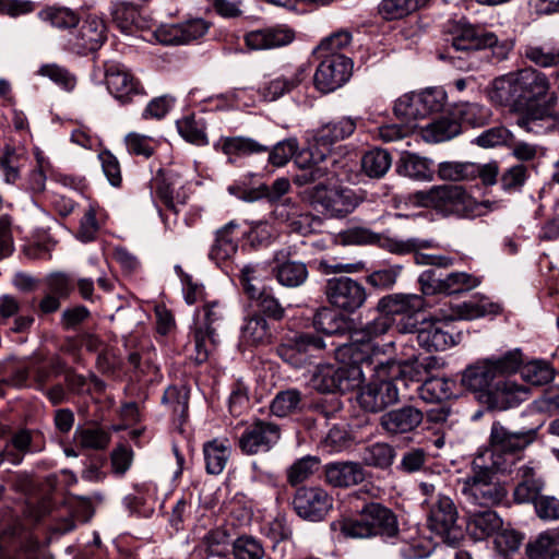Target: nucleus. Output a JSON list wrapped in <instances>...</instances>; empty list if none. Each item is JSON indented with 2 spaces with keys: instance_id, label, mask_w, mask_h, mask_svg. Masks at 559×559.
I'll return each mask as SVG.
<instances>
[{
  "instance_id": "nucleus-1",
  "label": "nucleus",
  "mask_w": 559,
  "mask_h": 559,
  "mask_svg": "<svg viewBox=\"0 0 559 559\" xmlns=\"http://www.w3.org/2000/svg\"><path fill=\"white\" fill-rule=\"evenodd\" d=\"M550 88L547 75L527 67L496 78L489 91L492 103L519 114L516 126L528 133L544 134L551 131L558 117L549 106L536 104Z\"/></svg>"
},
{
  "instance_id": "nucleus-2",
  "label": "nucleus",
  "mask_w": 559,
  "mask_h": 559,
  "mask_svg": "<svg viewBox=\"0 0 559 559\" xmlns=\"http://www.w3.org/2000/svg\"><path fill=\"white\" fill-rule=\"evenodd\" d=\"M411 201L419 206L432 209L443 217L474 218L491 207L489 201L478 202L462 186L441 185L429 190L415 191Z\"/></svg>"
},
{
  "instance_id": "nucleus-3",
  "label": "nucleus",
  "mask_w": 559,
  "mask_h": 559,
  "mask_svg": "<svg viewBox=\"0 0 559 559\" xmlns=\"http://www.w3.org/2000/svg\"><path fill=\"white\" fill-rule=\"evenodd\" d=\"M538 436L537 428L511 430L500 421L490 427L488 448L478 455H486L488 463L500 474H511L524 451L532 445Z\"/></svg>"
},
{
  "instance_id": "nucleus-4",
  "label": "nucleus",
  "mask_w": 559,
  "mask_h": 559,
  "mask_svg": "<svg viewBox=\"0 0 559 559\" xmlns=\"http://www.w3.org/2000/svg\"><path fill=\"white\" fill-rule=\"evenodd\" d=\"M500 474L488 463L486 455H476L471 463V471L460 479L461 492L466 502L483 508L500 504L508 496L504 484L495 480Z\"/></svg>"
},
{
  "instance_id": "nucleus-5",
  "label": "nucleus",
  "mask_w": 559,
  "mask_h": 559,
  "mask_svg": "<svg viewBox=\"0 0 559 559\" xmlns=\"http://www.w3.org/2000/svg\"><path fill=\"white\" fill-rule=\"evenodd\" d=\"M418 488L425 499L428 527L441 536L444 543L453 546L461 538L457 525L459 511L451 497L440 491V481H421Z\"/></svg>"
},
{
  "instance_id": "nucleus-6",
  "label": "nucleus",
  "mask_w": 559,
  "mask_h": 559,
  "mask_svg": "<svg viewBox=\"0 0 559 559\" xmlns=\"http://www.w3.org/2000/svg\"><path fill=\"white\" fill-rule=\"evenodd\" d=\"M341 533L350 538L391 539L399 535V522L394 512L378 502L366 503L356 519H344Z\"/></svg>"
},
{
  "instance_id": "nucleus-7",
  "label": "nucleus",
  "mask_w": 559,
  "mask_h": 559,
  "mask_svg": "<svg viewBox=\"0 0 559 559\" xmlns=\"http://www.w3.org/2000/svg\"><path fill=\"white\" fill-rule=\"evenodd\" d=\"M378 312L379 314L373 320L350 333V342L341 344L338 355L343 359L354 357L356 360H370L372 354L379 350V346L373 341L386 334L395 325V320H392L383 311Z\"/></svg>"
},
{
  "instance_id": "nucleus-8",
  "label": "nucleus",
  "mask_w": 559,
  "mask_h": 559,
  "mask_svg": "<svg viewBox=\"0 0 559 559\" xmlns=\"http://www.w3.org/2000/svg\"><path fill=\"white\" fill-rule=\"evenodd\" d=\"M306 200L330 217H344L352 213L360 203V199L348 188H329L317 185L306 191Z\"/></svg>"
},
{
  "instance_id": "nucleus-9",
  "label": "nucleus",
  "mask_w": 559,
  "mask_h": 559,
  "mask_svg": "<svg viewBox=\"0 0 559 559\" xmlns=\"http://www.w3.org/2000/svg\"><path fill=\"white\" fill-rule=\"evenodd\" d=\"M425 300L416 294H392L382 297L377 305L378 311H383L395 320V328L399 333H414L416 320L414 316L421 311Z\"/></svg>"
},
{
  "instance_id": "nucleus-10",
  "label": "nucleus",
  "mask_w": 559,
  "mask_h": 559,
  "mask_svg": "<svg viewBox=\"0 0 559 559\" xmlns=\"http://www.w3.org/2000/svg\"><path fill=\"white\" fill-rule=\"evenodd\" d=\"M106 39L105 23L98 17H90L80 21L79 26L64 36L62 47L71 53L87 56L97 51Z\"/></svg>"
},
{
  "instance_id": "nucleus-11",
  "label": "nucleus",
  "mask_w": 559,
  "mask_h": 559,
  "mask_svg": "<svg viewBox=\"0 0 559 559\" xmlns=\"http://www.w3.org/2000/svg\"><path fill=\"white\" fill-rule=\"evenodd\" d=\"M418 345L427 352L445 350L459 343L461 333H454L445 313H435L415 329Z\"/></svg>"
},
{
  "instance_id": "nucleus-12",
  "label": "nucleus",
  "mask_w": 559,
  "mask_h": 559,
  "mask_svg": "<svg viewBox=\"0 0 559 559\" xmlns=\"http://www.w3.org/2000/svg\"><path fill=\"white\" fill-rule=\"evenodd\" d=\"M282 429L276 423L254 419L238 439V447L246 455L271 451L281 440Z\"/></svg>"
},
{
  "instance_id": "nucleus-13",
  "label": "nucleus",
  "mask_w": 559,
  "mask_h": 559,
  "mask_svg": "<svg viewBox=\"0 0 559 559\" xmlns=\"http://www.w3.org/2000/svg\"><path fill=\"white\" fill-rule=\"evenodd\" d=\"M321 59L313 82L317 90L326 94L342 87L352 76L353 61L345 55L317 56Z\"/></svg>"
},
{
  "instance_id": "nucleus-14",
  "label": "nucleus",
  "mask_w": 559,
  "mask_h": 559,
  "mask_svg": "<svg viewBox=\"0 0 559 559\" xmlns=\"http://www.w3.org/2000/svg\"><path fill=\"white\" fill-rule=\"evenodd\" d=\"M325 295L332 306L348 313L361 308L367 299L364 285L348 276L329 278Z\"/></svg>"
},
{
  "instance_id": "nucleus-15",
  "label": "nucleus",
  "mask_w": 559,
  "mask_h": 559,
  "mask_svg": "<svg viewBox=\"0 0 559 559\" xmlns=\"http://www.w3.org/2000/svg\"><path fill=\"white\" fill-rule=\"evenodd\" d=\"M324 348L325 343L321 336L312 333H300L280 344L276 347V354L283 361L295 368H301Z\"/></svg>"
},
{
  "instance_id": "nucleus-16",
  "label": "nucleus",
  "mask_w": 559,
  "mask_h": 559,
  "mask_svg": "<svg viewBox=\"0 0 559 559\" xmlns=\"http://www.w3.org/2000/svg\"><path fill=\"white\" fill-rule=\"evenodd\" d=\"M447 32V41L456 51L469 52L492 48L498 44L493 33L483 32L463 20L449 23Z\"/></svg>"
},
{
  "instance_id": "nucleus-17",
  "label": "nucleus",
  "mask_w": 559,
  "mask_h": 559,
  "mask_svg": "<svg viewBox=\"0 0 559 559\" xmlns=\"http://www.w3.org/2000/svg\"><path fill=\"white\" fill-rule=\"evenodd\" d=\"M333 507V498L321 487H300L293 498V508L299 518L322 521Z\"/></svg>"
},
{
  "instance_id": "nucleus-18",
  "label": "nucleus",
  "mask_w": 559,
  "mask_h": 559,
  "mask_svg": "<svg viewBox=\"0 0 559 559\" xmlns=\"http://www.w3.org/2000/svg\"><path fill=\"white\" fill-rule=\"evenodd\" d=\"M530 395L528 386L518 384L511 380H501L491 389L479 394L478 400L488 409L506 411L527 401Z\"/></svg>"
},
{
  "instance_id": "nucleus-19",
  "label": "nucleus",
  "mask_w": 559,
  "mask_h": 559,
  "mask_svg": "<svg viewBox=\"0 0 559 559\" xmlns=\"http://www.w3.org/2000/svg\"><path fill=\"white\" fill-rule=\"evenodd\" d=\"M371 381L362 386L357 396L359 406L369 413H379L399 402L396 383L389 377Z\"/></svg>"
},
{
  "instance_id": "nucleus-20",
  "label": "nucleus",
  "mask_w": 559,
  "mask_h": 559,
  "mask_svg": "<svg viewBox=\"0 0 559 559\" xmlns=\"http://www.w3.org/2000/svg\"><path fill=\"white\" fill-rule=\"evenodd\" d=\"M239 224L230 221L216 230L215 239L211 246L209 258L227 274L234 272L235 257L238 252L236 231Z\"/></svg>"
},
{
  "instance_id": "nucleus-21",
  "label": "nucleus",
  "mask_w": 559,
  "mask_h": 559,
  "mask_svg": "<svg viewBox=\"0 0 559 559\" xmlns=\"http://www.w3.org/2000/svg\"><path fill=\"white\" fill-rule=\"evenodd\" d=\"M104 68L107 88L121 104L130 103L133 96L142 93L139 81L124 64L109 61L104 64Z\"/></svg>"
},
{
  "instance_id": "nucleus-22",
  "label": "nucleus",
  "mask_w": 559,
  "mask_h": 559,
  "mask_svg": "<svg viewBox=\"0 0 559 559\" xmlns=\"http://www.w3.org/2000/svg\"><path fill=\"white\" fill-rule=\"evenodd\" d=\"M435 365V358L427 357L424 360L418 358L397 361L388 359L385 362L379 361L374 366L378 377H389L394 382L397 379L420 382Z\"/></svg>"
},
{
  "instance_id": "nucleus-23",
  "label": "nucleus",
  "mask_w": 559,
  "mask_h": 559,
  "mask_svg": "<svg viewBox=\"0 0 559 559\" xmlns=\"http://www.w3.org/2000/svg\"><path fill=\"white\" fill-rule=\"evenodd\" d=\"M423 420L421 409L413 405H403L383 413L379 418V425L386 435L396 437L415 431Z\"/></svg>"
},
{
  "instance_id": "nucleus-24",
  "label": "nucleus",
  "mask_w": 559,
  "mask_h": 559,
  "mask_svg": "<svg viewBox=\"0 0 559 559\" xmlns=\"http://www.w3.org/2000/svg\"><path fill=\"white\" fill-rule=\"evenodd\" d=\"M357 128V119L341 117L318 128L313 135V145L319 152V158L324 159L332 146L350 136Z\"/></svg>"
},
{
  "instance_id": "nucleus-25",
  "label": "nucleus",
  "mask_w": 559,
  "mask_h": 559,
  "mask_svg": "<svg viewBox=\"0 0 559 559\" xmlns=\"http://www.w3.org/2000/svg\"><path fill=\"white\" fill-rule=\"evenodd\" d=\"M207 31L206 21L192 19L182 23L160 25L155 31V37L163 45H185L203 37Z\"/></svg>"
},
{
  "instance_id": "nucleus-26",
  "label": "nucleus",
  "mask_w": 559,
  "mask_h": 559,
  "mask_svg": "<svg viewBox=\"0 0 559 559\" xmlns=\"http://www.w3.org/2000/svg\"><path fill=\"white\" fill-rule=\"evenodd\" d=\"M515 479L512 498L516 504H530L546 487L545 479L537 474L532 462L516 468Z\"/></svg>"
},
{
  "instance_id": "nucleus-27",
  "label": "nucleus",
  "mask_w": 559,
  "mask_h": 559,
  "mask_svg": "<svg viewBox=\"0 0 559 559\" xmlns=\"http://www.w3.org/2000/svg\"><path fill=\"white\" fill-rule=\"evenodd\" d=\"M295 38V32L286 25L253 29L245 35V43L252 50H266L286 46Z\"/></svg>"
},
{
  "instance_id": "nucleus-28",
  "label": "nucleus",
  "mask_w": 559,
  "mask_h": 559,
  "mask_svg": "<svg viewBox=\"0 0 559 559\" xmlns=\"http://www.w3.org/2000/svg\"><path fill=\"white\" fill-rule=\"evenodd\" d=\"M341 345L335 348V358L337 360V384L338 392H349L358 388H362L361 384L365 381V374L361 368L362 364L373 362L370 360H356L350 357L349 359H343L338 354Z\"/></svg>"
},
{
  "instance_id": "nucleus-29",
  "label": "nucleus",
  "mask_w": 559,
  "mask_h": 559,
  "mask_svg": "<svg viewBox=\"0 0 559 559\" xmlns=\"http://www.w3.org/2000/svg\"><path fill=\"white\" fill-rule=\"evenodd\" d=\"M325 481L333 487H350L365 479V471L357 462H332L324 466Z\"/></svg>"
},
{
  "instance_id": "nucleus-30",
  "label": "nucleus",
  "mask_w": 559,
  "mask_h": 559,
  "mask_svg": "<svg viewBox=\"0 0 559 559\" xmlns=\"http://www.w3.org/2000/svg\"><path fill=\"white\" fill-rule=\"evenodd\" d=\"M396 173L415 181L433 179L432 160L415 153L403 152L396 163Z\"/></svg>"
},
{
  "instance_id": "nucleus-31",
  "label": "nucleus",
  "mask_w": 559,
  "mask_h": 559,
  "mask_svg": "<svg viewBox=\"0 0 559 559\" xmlns=\"http://www.w3.org/2000/svg\"><path fill=\"white\" fill-rule=\"evenodd\" d=\"M143 7L134 0L117 1L111 9L112 22L123 34L134 35L143 27V20L140 14V9Z\"/></svg>"
},
{
  "instance_id": "nucleus-32",
  "label": "nucleus",
  "mask_w": 559,
  "mask_h": 559,
  "mask_svg": "<svg viewBox=\"0 0 559 559\" xmlns=\"http://www.w3.org/2000/svg\"><path fill=\"white\" fill-rule=\"evenodd\" d=\"M503 521L499 514L486 508L484 511L471 513L467 521V532L475 540H484L492 535L496 536L502 528Z\"/></svg>"
},
{
  "instance_id": "nucleus-33",
  "label": "nucleus",
  "mask_w": 559,
  "mask_h": 559,
  "mask_svg": "<svg viewBox=\"0 0 559 559\" xmlns=\"http://www.w3.org/2000/svg\"><path fill=\"white\" fill-rule=\"evenodd\" d=\"M559 530L551 528L540 532L525 545L527 559H555L559 551Z\"/></svg>"
},
{
  "instance_id": "nucleus-34",
  "label": "nucleus",
  "mask_w": 559,
  "mask_h": 559,
  "mask_svg": "<svg viewBox=\"0 0 559 559\" xmlns=\"http://www.w3.org/2000/svg\"><path fill=\"white\" fill-rule=\"evenodd\" d=\"M38 16L51 27L68 33L76 28L81 21L76 10L63 5H46L38 12Z\"/></svg>"
},
{
  "instance_id": "nucleus-35",
  "label": "nucleus",
  "mask_w": 559,
  "mask_h": 559,
  "mask_svg": "<svg viewBox=\"0 0 559 559\" xmlns=\"http://www.w3.org/2000/svg\"><path fill=\"white\" fill-rule=\"evenodd\" d=\"M495 378L490 359H484L467 367L462 374L461 382L466 389L481 394L492 388L490 384Z\"/></svg>"
},
{
  "instance_id": "nucleus-36",
  "label": "nucleus",
  "mask_w": 559,
  "mask_h": 559,
  "mask_svg": "<svg viewBox=\"0 0 559 559\" xmlns=\"http://www.w3.org/2000/svg\"><path fill=\"white\" fill-rule=\"evenodd\" d=\"M305 395L297 388L278 391L273 397L270 411L276 417H287L301 413L305 408Z\"/></svg>"
},
{
  "instance_id": "nucleus-37",
  "label": "nucleus",
  "mask_w": 559,
  "mask_h": 559,
  "mask_svg": "<svg viewBox=\"0 0 559 559\" xmlns=\"http://www.w3.org/2000/svg\"><path fill=\"white\" fill-rule=\"evenodd\" d=\"M305 78L306 70L300 67L294 72L283 74L267 82L261 94L265 100L274 102L299 86Z\"/></svg>"
},
{
  "instance_id": "nucleus-38",
  "label": "nucleus",
  "mask_w": 559,
  "mask_h": 559,
  "mask_svg": "<svg viewBox=\"0 0 559 559\" xmlns=\"http://www.w3.org/2000/svg\"><path fill=\"white\" fill-rule=\"evenodd\" d=\"M455 382L444 377H430L424 380L417 391L427 403H440L454 395Z\"/></svg>"
},
{
  "instance_id": "nucleus-39",
  "label": "nucleus",
  "mask_w": 559,
  "mask_h": 559,
  "mask_svg": "<svg viewBox=\"0 0 559 559\" xmlns=\"http://www.w3.org/2000/svg\"><path fill=\"white\" fill-rule=\"evenodd\" d=\"M323 159L319 158V152L300 153L295 157L294 163L299 167L300 171L294 177L297 186H306L320 180L326 175L324 168L318 164Z\"/></svg>"
},
{
  "instance_id": "nucleus-40",
  "label": "nucleus",
  "mask_w": 559,
  "mask_h": 559,
  "mask_svg": "<svg viewBox=\"0 0 559 559\" xmlns=\"http://www.w3.org/2000/svg\"><path fill=\"white\" fill-rule=\"evenodd\" d=\"M206 472L212 475L221 474L230 456L228 441L213 439L203 445Z\"/></svg>"
},
{
  "instance_id": "nucleus-41",
  "label": "nucleus",
  "mask_w": 559,
  "mask_h": 559,
  "mask_svg": "<svg viewBox=\"0 0 559 559\" xmlns=\"http://www.w3.org/2000/svg\"><path fill=\"white\" fill-rule=\"evenodd\" d=\"M461 133V123L454 117H441L423 129V138L430 143L445 142Z\"/></svg>"
},
{
  "instance_id": "nucleus-42",
  "label": "nucleus",
  "mask_w": 559,
  "mask_h": 559,
  "mask_svg": "<svg viewBox=\"0 0 559 559\" xmlns=\"http://www.w3.org/2000/svg\"><path fill=\"white\" fill-rule=\"evenodd\" d=\"M74 441L83 450L104 451L111 441V435L103 427H78L74 431Z\"/></svg>"
},
{
  "instance_id": "nucleus-43",
  "label": "nucleus",
  "mask_w": 559,
  "mask_h": 559,
  "mask_svg": "<svg viewBox=\"0 0 559 559\" xmlns=\"http://www.w3.org/2000/svg\"><path fill=\"white\" fill-rule=\"evenodd\" d=\"M391 166L392 156L383 148H372L361 157V169L366 176L372 179L384 177Z\"/></svg>"
},
{
  "instance_id": "nucleus-44",
  "label": "nucleus",
  "mask_w": 559,
  "mask_h": 559,
  "mask_svg": "<svg viewBox=\"0 0 559 559\" xmlns=\"http://www.w3.org/2000/svg\"><path fill=\"white\" fill-rule=\"evenodd\" d=\"M216 337L217 333L212 330L195 325L192 331V350L189 356L197 365H201L209 359L211 352L216 346Z\"/></svg>"
},
{
  "instance_id": "nucleus-45",
  "label": "nucleus",
  "mask_w": 559,
  "mask_h": 559,
  "mask_svg": "<svg viewBox=\"0 0 559 559\" xmlns=\"http://www.w3.org/2000/svg\"><path fill=\"white\" fill-rule=\"evenodd\" d=\"M241 338L246 344L252 346L269 343L271 340V332L265 318L259 313H254L246 319L245 324L241 328Z\"/></svg>"
},
{
  "instance_id": "nucleus-46",
  "label": "nucleus",
  "mask_w": 559,
  "mask_h": 559,
  "mask_svg": "<svg viewBox=\"0 0 559 559\" xmlns=\"http://www.w3.org/2000/svg\"><path fill=\"white\" fill-rule=\"evenodd\" d=\"M360 457L362 462L376 468L385 469L393 464L395 450L385 442H376L361 450Z\"/></svg>"
},
{
  "instance_id": "nucleus-47",
  "label": "nucleus",
  "mask_w": 559,
  "mask_h": 559,
  "mask_svg": "<svg viewBox=\"0 0 559 559\" xmlns=\"http://www.w3.org/2000/svg\"><path fill=\"white\" fill-rule=\"evenodd\" d=\"M428 2L429 0H382L379 4V13L384 20H397L411 14Z\"/></svg>"
},
{
  "instance_id": "nucleus-48",
  "label": "nucleus",
  "mask_w": 559,
  "mask_h": 559,
  "mask_svg": "<svg viewBox=\"0 0 559 559\" xmlns=\"http://www.w3.org/2000/svg\"><path fill=\"white\" fill-rule=\"evenodd\" d=\"M275 276L283 286L298 287L306 282L308 271L306 264L302 262L286 261L277 265Z\"/></svg>"
},
{
  "instance_id": "nucleus-49",
  "label": "nucleus",
  "mask_w": 559,
  "mask_h": 559,
  "mask_svg": "<svg viewBox=\"0 0 559 559\" xmlns=\"http://www.w3.org/2000/svg\"><path fill=\"white\" fill-rule=\"evenodd\" d=\"M179 134L192 144L203 146L209 143L205 126L194 115H187L176 122Z\"/></svg>"
},
{
  "instance_id": "nucleus-50",
  "label": "nucleus",
  "mask_w": 559,
  "mask_h": 559,
  "mask_svg": "<svg viewBox=\"0 0 559 559\" xmlns=\"http://www.w3.org/2000/svg\"><path fill=\"white\" fill-rule=\"evenodd\" d=\"M313 323L328 335L343 334L348 328V320L343 314L326 308L317 312Z\"/></svg>"
},
{
  "instance_id": "nucleus-51",
  "label": "nucleus",
  "mask_w": 559,
  "mask_h": 559,
  "mask_svg": "<svg viewBox=\"0 0 559 559\" xmlns=\"http://www.w3.org/2000/svg\"><path fill=\"white\" fill-rule=\"evenodd\" d=\"M248 298L257 301V307L263 316L275 321H281L285 317L284 307L270 290L261 287L253 295H248Z\"/></svg>"
},
{
  "instance_id": "nucleus-52",
  "label": "nucleus",
  "mask_w": 559,
  "mask_h": 559,
  "mask_svg": "<svg viewBox=\"0 0 559 559\" xmlns=\"http://www.w3.org/2000/svg\"><path fill=\"white\" fill-rule=\"evenodd\" d=\"M476 163L442 162L438 166V176L442 180L461 181L475 179Z\"/></svg>"
},
{
  "instance_id": "nucleus-53",
  "label": "nucleus",
  "mask_w": 559,
  "mask_h": 559,
  "mask_svg": "<svg viewBox=\"0 0 559 559\" xmlns=\"http://www.w3.org/2000/svg\"><path fill=\"white\" fill-rule=\"evenodd\" d=\"M319 459L312 455H306L296 460L286 469V479L290 486H297L307 479L318 469Z\"/></svg>"
},
{
  "instance_id": "nucleus-54",
  "label": "nucleus",
  "mask_w": 559,
  "mask_h": 559,
  "mask_svg": "<svg viewBox=\"0 0 559 559\" xmlns=\"http://www.w3.org/2000/svg\"><path fill=\"white\" fill-rule=\"evenodd\" d=\"M455 115H457L464 123L473 128L484 127L490 121L492 116L488 107L471 103L456 106Z\"/></svg>"
},
{
  "instance_id": "nucleus-55",
  "label": "nucleus",
  "mask_w": 559,
  "mask_h": 559,
  "mask_svg": "<svg viewBox=\"0 0 559 559\" xmlns=\"http://www.w3.org/2000/svg\"><path fill=\"white\" fill-rule=\"evenodd\" d=\"M524 535L514 528H501L495 536L496 551L503 558H510L521 547Z\"/></svg>"
},
{
  "instance_id": "nucleus-56",
  "label": "nucleus",
  "mask_w": 559,
  "mask_h": 559,
  "mask_svg": "<svg viewBox=\"0 0 559 559\" xmlns=\"http://www.w3.org/2000/svg\"><path fill=\"white\" fill-rule=\"evenodd\" d=\"M162 402L169 406L170 411L181 421L188 416L189 391L185 388L169 386L164 392Z\"/></svg>"
},
{
  "instance_id": "nucleus-57",
  "label": "nucleus",
  "mask_w": 559,
  "mask_h": 559,
  "mask_svg": "<svg viewBox=\"0 0 559 559\" xmlns=\"http://www.w3.org/2000/svg\"><path fill=\"white\" fill-rule=\"evenodd\" d=\"M524 56L536 66L548 68L559 64V46L540 45L526 46Z\"/></svg>"
},
{
  "instance_id": "nucleus-58",
  "label": "nucleus",
  "mask_w": 559,
  "mask_h": 559,
  "mask_svg": "<svg viewBox=\"0 0 559 559\" xmlns=\"http://www.w3.org/2000/svg\"><path fill=\"white\" fill-rule=\"evenodd\" d=\"M443 294L453 295L468 292L481 283L480 278L465 272H453L442 280Z\"/></svg>"
},
{
  "instance_id": "nucleus-59",
  "label": "nucleus",
  "mask_w": 559,
  "mask_h": 559,
  "mask_svg": "<svg viewBox=\"0 0 559 559\" xmlns=\"http://www.w3.org/2000/svg\"><path fill=\"white\" fill-rule=\"evenodd\" d=\"M264 555L261 542L252 536L242 535L233 543L234 559H263Z\"/></svg>"
},
{
  "instance_id": "nucleus-60",
  "label": "nucleus",
  "mask_w": 559,
  "mask_h": 559,
  "mask_svg": "<svg viewBox=\"0 0 559 559\" xmlns=\"http://www.w3.org/2000/svg\"><path fill=\"white\" fill-rule=\"evenodd\" d=\"M222 150L226 155H248L266 152L267 147L250 138L231 136L224 139Z\"/></svg>"
},
{
  "instance_id": "nucleus-61",
  "label": "nucleus",
  "mask_w": 559,
  "mask_h": 559,
  "mask_svg": "<svg viewBox=\"0 0 559 559\" xmlns=\"http://www.w3.org/2000/svg\"><path fill=\"white\" fill-rule=\"evenodd\" d=\"M352 43V34L347 31H337L325 37L317 46L313 53L316 56L343 55L342 50Z\"/></svg>"
},
{
  "instance_id": "nucleus-62",
  "label": "nucleus",
  "mask_w": 559,
  "mask_h": 559,
  "mask_svg": "<svg viewBox=\"0 0 559 559\" xmlns=\"http://www.w3.org/2000/svg\"><path fill=\"white\" fill-rule=\"evenodd\" d=\"M417 93H409L401 96L394 105V114L402 121H411L424 118Z\"/></svg>"
},
{
  "instance_id": "nucleus-63",
  "label": "nucleus",
  "mask_w": 559,
  "mask_h": 559,
  "mask_svg": "<svg viewBox=\"0 0 559 559\" xmlns=\"http://www.w3.org/2000/svg\"><path fill=\"white\" fill-rule=\"evenodd\" d=\"M533 504L535 515L543 522L559 521V496L544 495L537 496Z\"/></svg>"
},
{
  "instance_id": "nucleus-64",
  "label": "nucleus",
  "mask_w": 559,
  "mask_h": 559,
  "mask_svg": "<svg viewBox=\"0 0 559 559\" xmlns=\"http://www.w3.org/2000/svg\"><path fill=\"white\" fill-rule=\"evenodd\" d=\"M313 388L321 393L338 391L336 365H320L311 379Z\"/></svg>"
}]
</instances>
